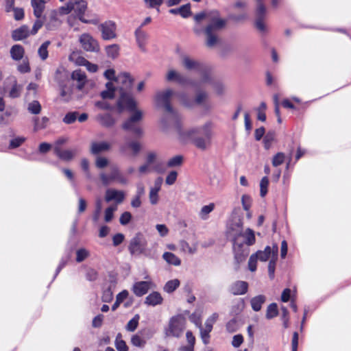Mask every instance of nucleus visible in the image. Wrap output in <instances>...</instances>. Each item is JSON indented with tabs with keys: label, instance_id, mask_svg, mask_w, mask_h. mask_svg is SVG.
<instances>
[{
	"label": "nucleus",
	"instance_id": "1",
	"mask_svg": "<svg viewBox=\"0 0 351 351\" xmlns=\"http://www.w3.org/2000/svg\"><path fill=\"white\" fill-rule=\"evenodd\" d=\"M213 128L214 123L208 121L199 127L184 130L179 129V139L184 143L191 141L197 149L206 150L211 145Z\"/></svg>",
	"mask_w": 351,
	"mask_h": 351
},
{
	"label": "nucleus",
	"instance_id": "2",
	"mask_svg": "<svg viewBox=\"0 0 351 351\" xmlns=\"http://www.w3.org/2000/svg\"><path fill=\"white\" fill-rule=\"evenodd\" d=\"M133 82L134 79L128 73H121L116 77L115 86L120 93L117 106L121 111L124 109L132 110L136 104V101L130 94Z\"/></svg>",
	"mask_w": 351,
	"mask_h": 351
},
{
	"label": "nucleus",
	"instance_id": "3",
	"mask_svg": "<svg viewBox=\"0 0 351 351\" xmlns=\"http://www.w3.org/2000/svg\"><path fill=\"white\" fill-rule=\"evenodd\" d=\"M228 237L233 242L234 258L238 263L243 262L248 254V248H243L240 241L242 234V220L239 217H233L228 224Z\"/></svg>",
	"mask_w": 351,
	"mask_h": 351
},
{
	"label": "nucleus",
	"instance_id": "4",
	"mask_svg": "<svg viewBox=\"0 0 351 351\" xmlns=\"http://www.w3.org/2000/svg\"><path fill=\"white\" fill-rule=\"evenodd\" d=\"M186 319L181 314L172 316L164 329V332L167 337L180 338L182 337L186 326Z\"/></svg>",
	"mask_w": 351,
	"mask_h": 351
},
{
	"label": "nucleus",
	"instance_id": "5",
	"mask_svg": "<svg viewBox=\"0 0 351 351\" xmlns=\"http://www.w3.org/2000/svg\"><path fill=\"white\" fill-rule=\"evenodd\" d=\"M182 64L187 70L195 71L201 74V79L198 83H196L198 87L200 85L207 83H211V77L206 72V66L193 58L188 56H184L182 58Z\"/></svg>",
	"mask_w": 351,
	"mask_h": 351
},
{
	"label": "nucleus",
	"instance_id": "6",
	"mask_svg": "<svg viewBox=\"0 0 351 351\" xmlns=\"http://www.w3.org/2000/svg\"><path fill=\"white\" fill-rule=\"evenodd\" d=\"M71 1L73 3L72 5L73 7L72 11H74L80 21L84 23L93 25H97L99 23L100 19L99 16L95 14H90L88 13V15L90 16V19H86L84 18V13L87 9L86 1L71 0Z\"/></svg>",
	"mask_w": 351,
	"mask_h": 351
},
{
	"label": "nucleus",
	"instance_id": "7",
	"mask_svg": "<svg viewBox=\"0 0 351 351\" xmlns=\"http://www.w3.org/2000/svg\"><path fill=\"white\" fill-rule=\"evenodd\" d=\"M99 178L102 184L105 186H108L113 182L121 185H126L129 183L128 178L123 174L117 166L111 168L110 174H106L104 172L101 173Z\"/></svg>",
	"mask_w": 351,
	"mask_h": 351
},
{
	"label": "nucleus",
	"instance_id": "8",
	"mask_svg": "<svg viewBox=\"0 0 351 351\" xmlns=\"http://www.w3.org/2000/svg\"><path fill=\"white\" fill-rule=\"evenodd\" d=\"M174 95V91L170 88L163 91H158L156 94L155 101L158 106L164 107L170 115L176 119V114L170 105V100Z\"/></svg>",
	"mask_w": 351,
	"mask_h": 351
},
{
	"label": "nucleus",
	"instance_id": "9",
	"mask_svg": "<svg viewBox=\"0 0 351 351\" xmlns=\"http://www.w3.org/2000/svg\"><path fill=\"white\" fill-rule=\"evenodd\" d=\"M147 240L141 233H137L130 240L128 250L132 255H140L145 252Z\"/></svg>",
	"mask_w": 351,
	"mask_h": 351
},
{
	"label": "nucleus",
	"instance_id": "10",
	"mask_svg": "<svg viewBox=\"0 0 351 351\" xmlns=\"http://www.w3.org/2000/svg\"><path fill=\"white\" fill-rule=\"evenodd\" d=\"M165 80L167 82H176L182 86L191 85L194 88H198L195 82L189 81L180 72L173 68H169L167 70Z\"/></svg>",
	"mask_w": 351,
	"mask_h": 351
},
{
	"label": "nucleus",
	"instance_id": "11",
	"mask_svg": "<svg viewBox=\"0 0 351 351\" xmlns=\"http://www.w3.org/2000/svg\"><path fill=\"white\" fill-rule=\"evenodd\" d=\"M208 25L205 28V32L215 33L222 29L226 23V21L219 17L217 11H211L208 14Z\"/></svg>",
	"mask_w": 351,
	"mask_h": 351
},
{
	"label": "nucleus",
	"instance_id": "12",
	"mask_svg": "<svg viewBox=\"0 0 351 351\" xmlns=\"http://www.w3.org/2000/svg\"><path fill=\"white\" fill-rule=\"evenodd\" d=\"M146 162L152 167L155 172L162 173L166 170L165 162L156 152H148L147 154Z\"/></svg>",
	"mask_w": 351,
	"mask_h": 351
},
{
	"label": "nucleus",
	"instance_id": "13",
	"mask_svg": "<svg viewBox=\"0 0 351 351\" xmlns=\"http://www.w3.org/2000/svg\"><path fill=\"white\" fill-rule=\"evenodd\" d=\"M79 41L82 47L90 52H97L99 50V46L97 41L89 34L84 33L80 36Z\"/></svg>",
	"mask_w": 351,
	"mask_h": 351
},
{
	"label": "nucleus",
	"instance_id": "14",
	"mask_svg": "<svg viewBox=\"0 0 351 351\" xmlns=\"http://www.w3.org/2000/svg\"><path fill=\"white\" fill-rule=\"evenodd\" d=\"M125 198V193L123 191L115 189H108L105 193V201L107 203L114 202L113 205H119L121 204Z\"/></svg>",
	"mask_w": 351,
	"mask_h": 351
},
{
	"label": "nucleus",
	"instance_id": "15",
	"mask_svg": "<svg viewBox=\"0 0 351 351\" xmlns=\"http://www.w3.org/2000/svg\"><path fill=\"white\" fill-rule=\"evenodd\" d=\"M278 252V246L277 244H274L272 247L266 246L264 250H259L255 253L259 261L266 262L269 258H277Z\"/></svg>",
	"mask_w": 351,
	"mask_h": 351
},
{
	"label": "nucleus",
	"instance_id": "16",
	"mask_svg": "<svg viewBox=\"0 0 351 351\" xmlns=\"http://www.w3.org/2000/svg\"><path fill=\"white\" fill-rule=\"evenodd\" d=\"M99 29L104 40H110L116 37V25L113 21H106L99 25Z\"/></svg>",
	"mask_w": 351,
	"mask_h": 351
},
{
	"label": "nucleus",
	"instance_id": "17",
	"mask_svg": "<svg viewBox=\"0 0 351 351\" xmlns=\"http://www.w3.org/2000/svg\"><path fill=\"white\" fill-rule=\"evenodd\" d=\"M163 182V179L161 177L157 178L155 181L154 186L149 189V199L152 205H156L159 201L158 193L161 189V186Z\"/></svg>",
	"mask_w": 351,
	"mask_h": 351
},
{
	"label": "nucleus",
	"instance_id": "18",
	"mask_svg": "<svg viewBox=\"0 0 351 351\" xmlns=\"http://www.w3.org/2000/svg\"><path fill=\"white\" fill-rule=\"evenodd\" d=\"M248 289V284L245 281L238 280L232 283L230 291L234 295H243Z\"/></svg>",
	"mask_w": 351,
	"mask_h": 351
},
{
	"label": "nucleus",
	"instance_id": "19",
	"mask_svg": "<svg viewBox=\"0 0 351 351\" xmlns=\"http://www.w3.org/2000/svg\"><path fill=\"white\" fill-rule=\"evenodd\" d=\"M208 95L206 92L199 91L197 93L195 100L193 101H192L190 103H188L185 99V97L184 96L180 97V101L185 106L191 107L193 103H195L197 105L203 104V103L208 99Z\"/></svg>",
	"mask_w": 351,
	"mask_h": 351
},
{
	"label": "nucleus",
	"instance_id": "20",
	"mask_svg": "<svg viewBox=\"0 0 351 351\" xmlns=\"http://www.w3.org/2000/svg\"><path fill=\"white\" fill-rule=\"evenodd\" d=\"M151 282L149 281H140L134 284L132 291L136 296H142L147 293L150 289Z\"/></svg>",
	"mask_w": 351,
	"mask_h": 351
},
{
	"label": "nucleus",
	"instance_id": "21",
	"mask_svg": "<svg viewBox=\"0 0 351 351\" xmlns=\"http://www.w3.org/2000/svg\"><path fill=\"white\" fill-rule=\"evenodd\" d=\"M134 36L138 46L142 50H145V47L148 39V34L138 27L134 32Z\"/></svg>",
	"mask_w": 351,
	"mask_h": 351
},
{
	"label": "nucleus",
	"instance_id": "22",
	"mask_svg": "<svg viewBox=\"0 0 351 351\" xmlns=\"http://www.w3.org/2000/svg\"><path fill=\"white\" fill-rule=\"evenodd\" d=\"M49 0H31V5L33 8L34 15L40 19L45 9V4Z\"/></svg>",
	"mask_w": 351,
	"mask_h": 351
},
{
	"label": "nucleus",
	"instance_id": "23",
	"mask_svg": "<svg viewBox=\"0 0 351 351\" xmlns=\"http://www.w3.org/2000/svg\"><path fill=\"white\" fill-rule=\"evenodd\" d=\"M60 15L56 10H51L49 14V21L47 24L49 29H53L62 23Z\"/></svg>",
	"mask_w": 351,
	"mask_h": 351
},
{
	"label": "nucleus",
	"instance_id": "24",
	"mask_svg": "<svg viewBox=\"0 0 351 351\" xmlns=\"http://www.w3.org/2000/svg\"><path fill=\"white\" fill-rule=\"evenodd\" d=\"M71 79L77 82V88L82 90L86 83V75L84 71L77 69L71 73Z\"/></svg>",
	"mask_w": 351,
	"mask_h": 351
},
{
	"label": "nucleus",
	"instance_id": "25",
	"mask_svg": "<svg viewBox=\"0 0 351 351\" xmlns=\"http://www.w3.org/2000/svg\"><path fill=\"white\" fill-rule=\"evenodd\" d=\"M110 147V144L106 141L93 142L90 145V152L93 154L97 155L109 150Z\"/></svg>",
	"mask_w": 351,
	"mask_h": 351
},
{
	"label": "nucleus",
	"instance_id": "26",
	"mask_svg": "<svg viewBox=\"0 0 351 351\" xmlns=\"http://www.w3.org/2000/svg\"><path fill=\"white\" fill-rule=\"evenodd\" d=\"M117 90L115 84L112 82H108L106 84V90L101 91L100 95L103 99H111L115 97Z\"/></svg>",
	"mask_w": 351,
	"mask_h": 351
},
{
	"label": "nucleus",
	"instance_id": "27",
	"mask_svg": "<svg viewBox=\"0 0 351 351\" xmlns=\"http://www.w3.org/2000/svg\"><path fill=\"white\" fill-rule=\"evenodd\" d=\"M255 241L254 232L252 229L247 228L245 232L242 230V234L240 235V241L242 242L243 246V243L248 246L252 245L255 243Z\"/></svg>",
	"mask_w": 351,
	"mask_h": 351
},
{
	"label": "nucleus",
	"instance_id": "28",
	"mask_svg": "<svg viewBox=\"0 0 351 351\" xmlns=\"http://www.w3.org/2000/svg\"><path fill=\"white\" fill-rule=\"evenodd\" d=\"M75 150L66 149L62 150L61 149L56 148L55 154L61 160L64 161L71 160L75 155Z\"/></svg>",
	"mask_w": 351,
	"mask_h": 351
},
{
	"label": "nucleus",
	"instance_id": "29",
	"mask_svg": "<svg viewBox=\"0 0 351 351\" xmlns=\"http://www.w3.org/2000/svg\"><path fill=\"white\" fill-rule=\"evenodd\" d=\"M96 120L103 126L111 127L115 121L110 114H99L96 117Z\"/></svg>",
	"mask_w": 351,
	"mask_h": 351
},
{
	"label": "nucleus",
	"instance_id": "30",
	"mask_svg": "<svg viewBox=\"0 0 351 351\" xmlns=\"http://www.w3.org/2000/svg\"><path fill=\"white\" fill-rule=\"evenodd\" d=\"M162 302V298L161 295L158 292H153L146 297L145 303L147 305L154 306L161 304Z\"/></svg>",
	"mask_w": 351,
	"mask_h": 351
},
{
	"label": "nucleus",
	"instance_id": "31",
	"mask_svg": "<svg viewBox=\"0 0 351 351\" xmlns=\"http://www.w3.org/2000/svg\"><path fill=\"white\" fill-rule=\"evenodd\" d=\"M123 128L126 130L131 131L134 134L140 136L143 134V130L138 125L137 122H130V120H127L123 125Z\"/></svg>",
	"mask_w": 351,
	"mask_h": 351
},
{
	"label": "nucleus",
	"instance_id": "32",
	"mask_svg": "<svg viewBox=\"0 0 351 351\" xmlns=\"http://www.w3.org/2000/svg\"><path fill=\"white\" fill-rule=\"evenodd\" d=\"M29 36L28 27L25 25L21 26V27L13 31L12 37L14 40H21Z\"/></svg>",
	"mask_w": 351,
	"mask_h": 351
},
{
	"label": "nucleus",
	"instance_id": "33",
	"mask_svg": "<svg viewBox=\"0 0 351 351\" xmlns=\"http://www.w3.org/2000/svg\"><path fill=\"white\" fill-rule=\"evenodd\" d=\"M24 48L20 45H14L10 49V55L13 60H20L24 56Z\"/></svg>",
	"mask_w": 351,
	"mask_h": 351
},
{
	"label": "nucleus",
	"instance_id": "34",
	"mask_svg": "<svg viewBox=\"0 0 351 351\" xmlns=\"http://www.w3.org/2000/svg\"><path fill=\"white\" fill-rule=\"evenodd\" d=\"M128 148L131 149V150L132 151L133 155L136 156L140 152L141 145L137 141H132V142L123 145L120 147V150L121 152L125 153Z\"/></svg>",
	"mask_w": 351,
	"mask_h": 351
},
{
	"label": "nucleus",
	"instance_id": "35",
	"mask_svg": "<svg viewBox=\"0 0 351 351\" xmlns=\"http://www.w3.org/2000/svg\"><path fill=\"white\" fill-rule=\"evenodd\" d=\"M162 258L169 265L179 266L181 265V260L174 254L166 252L162 254Z\"/></svg>",
	"mask_w": 351,
	"mask_h": 351
},
{
	"label": "nucleus",
	"instance_id": "36",
	"mask_svg": "<svg viewBox=\"0 0 351 351\" xmlns=\"http://www.w3.org/2000/svg\"><path fill=\"white\" fill-rule=\"evenodd\" d=\"M265 302V297L263 295H259L252 298L250 300V304L252 309L254 311H259L261 309L262 304Z\"/></svg>",
	"mask_w": 351,
	"mask_h": 351
},
{
	"label": "nucleus",
	"instance_id": "37",
	"mask_svg": "<svg viewBox=\"0 0 351 351\" xmlns=\"http://www.w3.org/2000/svg\"><path fill=\"white\" fill-rule=\"evenodd\" d=\"M117 210V205H110L104 210V220L106 223H110L113 219Z\"/></svg>",
	"mask_w": 351,
	"mask_h": 351
},
{
	"label": "nucleus",
	"instance_id": "38",
	"mask_svg": "<svg viewBox=\"0 0 351 351\" xmlns=\"http://www.w3.org/2000/svg\"><path fill=\"white\" fill-rule=\"evenodd\" d=\"M76 258L75 261L77 263H82L88 258L90 255V251L84 247L79 248L76 250L75 252Z\"/></svg>",
	"mask_w": 351,
	"mask_h": 351
},
{
	"label": "nucleus",
	"instance_id": "39",
	"mask_svg": "<svg viewBox=\"0 0 351 351\" xmlns=\"http://www.w3.org/2000/svg\"><path fill=\"white\" fill-rule=\"evenodd\" d=\"M51 43L49 40L44 42L38 49V54L42 60H45L48 58V47Z\"/></svg>",
	"mask_w": 351,
	"mask_h": 351
},
{
	"label": "nucleus",
	"instance_id": "40",
	"mask_svg": "<svg viewBox=\"0 0 351 351\" xmlns=\"http://www.w3.org/2000/svg\"><path fill=\"white\" fill-rule=\"evenodd\" d=\"M267 9L263 3L262 1L257 3L255 10L256 19H265Z\"/></svg>",
	"mask_w": 351,
	"mask_h": 351
},
{
	"label": "nucleus",
	"instance_id": "41",
	"mask_svg": "<svg viewBox=\"0 0 351 351\" xmlns=\"http://www.w3.org/2000/svg\"><path fill=\"white\" fill-rule=\"evenodd\" d=\"M179 246L180 250L184 253L193 254L197 252L196 246H190L189 243L184 240L180 241Z\"/></svg>",
	"mask_w": 351,
	"mask_h": 351
},
{
	"label": "nucleus",
	"instance_id": "42",
	"mask_svg": "<svg viewBox=\"0 0 351 351\" xmlns=\"http://www.w3.org/2000/svg\"><path fill=\"white\" fill-rule=\"evenodd\" d=\"M102 210V203L101 200L100 199H98L95 202V208L93 213L92 219L95 223H97L99 221L100 217H101V213Z\"/></svg>",
	"mask_w": 351,
	"mask_h": 351
},
{
	"label": "nucleus",
	"instance_id": "43",
	"mask_svg": "<svg viewBox=\"0 0 351 351\" xmlns=\"http://www.w3.org/2000/svg\"><path fill=\"white\" fill-rule=\"evenodd\" d=\"M215 208V204L210 203L208 205L204 206L199 212V217L202 219L206 220L208 219V215Z\"/></svg>",
	"mask_w": 351,
	"mask_h": 351
},
{
	"label": "nucleus",
	"instance_id": "44",
	"mask_svg": "<svg viewBox=\"0 0 351 351\" xmlns=\"http://www.w3.org/2000/svg\"><path fill=\"white\" fill-rule=\"evenodd\" d=\"M49 121V119L46 117H43L42 118H34V130H39L44 129L47 127V123Z\"/></svg>",
	"mask_w": 351,
	"mask_h": 351
},
{
	"label": "nucleus",
	"instance_id": "45",
	"mask_svg": "<svg viewBox=\"0 0 351 351\" xmlns=\"http://www.w3.org/2000/svg\"><path fill=\"white\" fill-rule=\"evenodd\" d=\"M180 286V281L178 279L169 280L164 287L165 291L167 293L173 292Z\"/></svg>",
	"mask_w": 351,
	"mask_h": 351
},
{
	"label": "nucleus",
	"instance_id": "46",
	"mask_svg": "<svg viewBox=\"0 0 351 351\" xmlns=\"http://www.w3.org/2000/svg\"><path fill=\"white\" fill-rule=\"evenodd\" d=\"M140 319L139 315H135L132 319H130L125 326V329L128 331L133 332L134 331L138 325V322Z\"/></svg>",
	"mask_w": 351,
	"mask_h": 351
},
{
	"label": "nucleus",
	"instance_id": "47",
	"mask_svg": "<svg viewBox=\"0 0 351 351\" xmlns=\"http://www.w3.org/2000/svg\"><path fill=\"white\" fill-rule=\"evenodd\" d=\"M136 105L132 108V110L128 109L130 111H132V114L128 119L130 122H137L139 123L143 118V112L140 110L135 108Z\"/></svg>",
	"mask_w": 351,
	"mask_h": 351
},
{
	"label": "nucleus",
	"instance_id": "48",
	"mask_svg": "<svg viewBox=\"0 0 351 351\" xmlns=\"http://www.w3.org/2000/svg\"><path fill=\"white\" fill-rule=\"evenodd\" d=\"M205 34L207 36L206 39V45L208 47H213L216 45L218 41V37L217 35L215 33L213 32H205Z\"/></svg>",
	"mask_w": 351,
	"mask_h": 351
},
{
	"label": "nucleus",
	"instance_id": "49",
	"mask_svg": "<svg viewBox=\"0 0 351 351\" xmlns=\"http://www.w3.org/2000/svg\"><path fill=\"white\" fill-rule=\"evenodd\" d=\"M131 343L134 346L143 348L146 344V341L138 334H135L131 337Z\"/></svg>",
	"mask_w": 351,
	"mask_h": 351
},
{
	"label": "nucleus",
	"instance_id": "50",
	"mask_svg": "<svg viewBox=\"0 0 351 351\" xmlns=\"http://www.w3.org/2000/svg\"><path fill=\"white\" fill-rule=\"evenodd\" d=\"M115 347L118 351H128V347L125 341L121 339V335L118 334L115 339Z\"/></svg>",
	"mask_w": 351,
	"mask_h": 351
},
{
	"label": "nucleus",
	"instance_id": "51",
	"mask_svg": "<svg viewBox=\"0 0 351 351\" xmlns=\"http://www.w3.org/2000/svg\"><path fill=\"white\" fill-rule=\"evenodd\" d=\"M69 60L73 62L76 65L85 66L88 60L84 57L78 56L77 53H73L69 56Z\"/></svg>",
	"mask_w": 351,
	"mask_h": 351
},
{
	"label": "nucleus",
	"instance_id": "52",
	"mask_svg": "<svg viewBox=\"0 0 351 351\" xmlns=\"http://www.w3.org/2000/svg\"><path fill=\"white\" fill-rule=\"evenodd\" d=\"M278 307L276 303L269 304L267 308L266 317L269 319L277 316Z\"/></svg>",
	"mask_w": 351,
	"mask_h": 351
},
{
	"label": "nucleus",
	"instance_id": "53",
	"mask_svg": "<svg viewBox=\"0 0 351 351\" xmlns=\"http://www.w3.org/2000/svg\"><path fill=\"white\" fill-rule=\"evenodd\" d=\"M218 318L217 313H213L212 315H210L205 322L204 327H203L204 329L208 330L210 331H212L213 324L215 323Z\"/></svg>",
	"mask_w": 351,
	"mask_h": 351
},
{
	"label": "nucleus",
	"instance_id": "54",
	"mask_svg": "<svg viewBox=\"0 0 351 351\" xmlns=\"http://www.w3.org/2000/svg\"><path fill=\"white\" fill-rule=\"evenodd\" d=\"M28 110L34 114H38L40 112L41 106L38 101H33L28 104Z\"/></svg>",
	"mask_w": 351,
	"mask_h": 351
},
{
	"label": "nucleus",
	"instance_id": "55",
	"mask_svg": "<svg viewBox=\"0 0 351 351\" xmlns=\"http://www.w3.org/2000/svg\"><path fill=\"white\" fill-rule=\"evenodd\" d=\"M199 329L200 337L204 344L207 345L210 343V333L211 331L204 329L202 325L198 328Z\"/></svg>",
	"mask_w": 351,
	"mask_h": 351
},
{
	"label": "nucleus",
	"instance_id": "56",
	"mask_svg": "<svg viewBox=\"0 0 351 351\" xmlns=\"http://www.w3.org/2000/svg\"><path fill=\"white\" fill-rule=\"evenodd\" d=\"M179 11L180 15L184 19L189 17L192 14L190 3H186L180 6L179 8Z\"/></svg>",
	"mask_w": 351,
	"mask_h": 351
},
{
	"label": "nucleus",
	"instance_id": "57",
	"mask_svg": "<svg viewBox=\"0 0 351 351\" xmlns=\"http://www.w3.org/2000/svg\"><path fill=\"white\" fill-rule=\"evenodd\" d=\"M269 186V179L267 176L263 177L260 182V194L261 197L265 196L267 193V187Z\"/></svg>",
	"mask_w": 351,
	"mask_h": 351
},
{
	"label": "nucleus",
	"instance_id": "58",
	"mask_svg": "<svg viewBox=\"0 0 351 351\" xmlns=\"http://www.w3.org/2000/svg\"><path fill=\"white\" fill-rule=\"evenodd\" d=\"M285 160V155L282 152L277 153L272 159V165L274 167H278L282 165Z\"/></svg>",
	"mask_w": 351,
	"mask_h": 351
},
{
	"label": "nucleus",
	"instance_id": "59",
	"mask_svg": "<svg viewBox=\"0 0 351 351\" xmlns=\"http://www.w3.org/2000/svg\"><path fill=\"white\" fill-rule=\"evenodd\" d=\"M183 158L182 156H176L167 162V166L169 167H174L180 166L182 163Z\"/></svg>",
	"mask_w": 351,
	"mask_h": 351
},
{
	"label": "nucleus",
	"instance_id": "60",
	"mask_svg": "<svg viewBox=\"0 0 351 351\" xmlns=\"http://www.w3.org/2000/svg\"><path fill=\"white\" fill-rule=\"evenodd\" d=\"M265 19H255V27L262 34L267 32L268 28L264 21Z\"/></svg>",
	"mask_w": 351,
	"mask_h": 351
},
{
	"label": "nucleus",
	"instance_id": "61",
	"mask_svg": "<svg viewBox=\"0 0 351 351\" xmlns=\"http://www.w3.org/2000/svg\"><path fill=\"white\" fill-rule=\"evenodd\" d=\"M78 112H68L63 119V122L66 124H71L74 123L77 118Z\"/></svg>",
	"mask_w": 351,
	"mask_h": 351
},
{
	"label": "nucleus",
	"instance_id": "62",
	"mask_svg": "<svg viewBox=\"0 0 351 351\" xmlns=\"http://www.w3.org/2000/svg\"><path fill=\"white\" fill-rule=\"evenodd\" d=\"M72 4L73 3L70 0L66 5L60 7L58 10H56V11L58 12L60 16L68 14L73 9Z\"/></svg>",
	"mask_w": 351,
	"mask_h": 351
},
{
	"label": "nucleus",
	"instance_id": "63",
	"mask_svg": "<svg viewBox=\"0 0 351 351\" xmlns=\"http://www.w3.org/2000/svg\"><path fill=\"white\" fill-rule=\"evenodd\" d=\"M106 53L108 56L112 58L117 56L119 53V47L117 45H112L106 47Z\"/></svg>",
	"mask_w": 351,
	"mask_h": 351
},
{
	"label": "nucleus",
	"instance_id": "64",
	"mask_svg": "<svg viewBox=\"0 0 351 351\" xmlns=\"http://www.w3.org/2000/svg\"><path fill=\"white\" fill-rule=\"evenodd\" d=\"M109 164V160L106 157L98 156L95 160V166L98 169H104Z\"/></svg>",
	"mask_w": 351,
	"mask_h": 351
}]
</instances>
